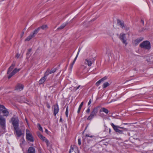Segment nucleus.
<instances>
[{"instance_id":"obj_48","label":"nucleus","mask_w":153,"mask_h":153,"mask_svg":"<svg viewBox=\"0 0 153 153\" xmlns=\"http://www.w3.org/2000/svg\"><path fill=\"white\" fill-rule=\"evenodd\" d=\"M59 121L60 122H62V119L61 118H60V119Z\"/></svg>"},{"instance_id":"obj_3","label":"nucleus","mask_w":153,"mask_h":153,"mask_svg":"<svg viewBox=\"0 0 153 153\" xmlns=\"http://www.w3.org/2000/svg\"><path fill=\"white\" fill-rule=\"evenodd\" d=\"M98 111L97 107L94 108L91 112L90 115L88 117L87 120H91L95 116L97 115V113Z\"/></svg>"},{"instance_id":"obj_47","label":"nucleus","mask_w":153,"mask_h":153,"mask_svg":"<svg viewBox=\"0 0 153 153\" xmlns=\"http://www.w3.org/2000/svg\"><path fill=\"white\" fill-rule=\"evenodd\" d=\"M30 53V52H29L28 51V52L26 54L27 55V56L28 55H29Z\"/></svg>"},{"instance_id":"obj_31","label":"nucleus","mask_w":153,"mask_h":153,"mask_svg":"<svg viewBox=\"0 0 153 153\" xmlns=\"http://www.w3.org/2000/svg\"><path fill=\"white\" fill-rule=\"evenodd\" d=\"M37 127L38 128L39 130L42 132L43 131V129L40 125L39 123H38L37 124Z\"/></svg>"},{"instance_id":"obj_14","label":"nucleus","mask_w":153,"mask_h":153,"mask_svg":"<svg viewBox=\"0 0 153 153\" xmlns=\"http://www.w3.org/2000/svg\"><path fill=\"white\" fill-rule=\"evenodd\" d=\"M53 114L55 116L58 113L59 111V106L57 104H56L53 105Z\"/></svg>"},{"instance_id":"obj_38","label":"nucleus","mask_w":153,"mask_h":153,"mask_svg":"<svg viewBox=\"0 0 153 153\" xmlns=\"http://www.w3.org/2000/svg\"><path fill=\"white\" fill-rule=\"evenodd\" d=\"M20 56V55L18 53L16 55V57L17 58H18Z\"/></svg>"},{"instance_id":"obj_1","label":"nucleus","mask_w":153,"mask_h":153,"mask_svg":"<svg viewBox=\"0 0 153 153\" xmlns=\"http://www.w3.org/2000/svg\"><path fill=\"white\" fill-rule=\"evenodd\" d=\"M15 62H13L8 69L7 74H8V77L9 79L11 78L13 75L19 72L21 70L20 68H15L11 72L15 67Z\"/></svg>"},{"instance_id":"obj_43","label":"nucleus","mask_w":153,"mask_h":153,"mask_svg":"<svg viewBox=\"0 0 153 153\" xmlns=\"http://www.w3.org/2000/svg\"><path fill=\"white\" fill-rule=\"evenodd\" d=\"M45 132L48 134V131L47 129H45Z\"/></svg>"},{"instance_id":"obj_22","label":"nucleus","mask_w":153,"mask_h":153,"mask_svg":"<svg viewBox=\"0 0 153 153\" xmlns=\"http://www.w3.org/2000/svg\"><path fill=\"white\" fill-rule=\"evenodd\" d=\"M27 153H36L35 148L33 147H30L28 149Z\"/></svg>"},{"instance_id":"obj_11","label":"nucleus","mask_w":153,"mask_h":153,"mask_svg":"<svg viewBox=\"0 0 153 153\" xmlns=\"http://www.w3.org/2000/svg\"><path fill=\"white\" fill-rule=\"evenodd\" d=\"M57 69L56 68H52L51 70H50L49 68H48L47 69L46 72L44 74V75L45 76H48L49 74H51L54 73H55L56 70Z\"/></svg>"},{"instance_id":"obj_16","label":"nucleus","mask_w":153,"mask_h":153,"mask_svg":"<svg viewBox=\"0 0 153 153\" xmlns=\"http://www.w3.org/2000/svg\"><path fill=\"white\" fill-rule=\"evenodd\" d=\"M117 23L118 25H120L123 29L125 27L124 22L119 19H117Z\"/></svg>"},{"instance_id":"obj_27","label":"nucleus","mask_w":153,"mask_h":153,"mask_svg":"<svg viewBox=\"0 0 153 153\" xmlns=\"http://www.w3.org/2000/svg\"><path fill=\"white\" fill-rule=\"evenodd\" d=\"M39 29H42L43 30H45L48 28V26L47 25H42L39 27Z\"/></svg>"},{"instance_id":"obj_6","label":"nucleus","mask_w":153,"mask_h":153,"mask_svg":"<svg viewBox=\"0 0 153 153\" xmlns=\"http://www.w3.org/2000/svg\"><path fill=\"white\" fill-rule=\"evenodd\" d=\"M11 121L14 128L19 126V121L18 117H13L11 119Z\"/></svg>"},{"instance_id":"obj_44","label":"nucleus","mask_w":153,"mask_h":153,"mask_svg":"<svg viewBox=\"0 0 153 153\" xmlns=\"http://www.w3.org/2000/svg\"><path fill=\"white\" fill-rule=\"evenodd\" d=\"M124 29L125 30H128L129 29V28L128 27H124Z\"/></svg>"},{"instance_id":"obj_17","label":"nucleus","mask_w":153,"mask_h":153,"mask_svg":"<svg viewBox=\"0 0 153 153\" xmlns=\"http://www.w3.org/2000/svg\"><path fill=\"white\" fill-rule=\"evenodd\" d=\"M24 85L22 84H18L16 87V90L20 91L23 89Z\"/></svg>"},{"instance_id":"obj_40","label":"nucleus","mask_w":153,"mask_h":153,"mask_svg":"<svg viewBox=\"0 0 153 153\" xmlns=\"http://www.w3.org/2000/svg\"><path fill=\"white\" fill-rule=\"evenodd\" d=\"M140 22L141 23H142L143 25H144V22L143 20L141 19L140 21Z\"/></svg>"},{"instance_id":"obj_42","label":"nucleus","mask_w":153,"mask_h":153,"mask_svg":"<svg viewBox=\"0 0 153 153\" xmlns=\"http://www.w3.org/2000/svg\"><path fill=\"white\" fill-rule=\"evenodd\" d=\"M91 102V99H90L89 101V102H88V105H90Z\"/></svg>"},{"instance_id":"obj_9","label":"nucleus","mask_w":153,"mask_h":153,"mask_svg":"<svg viewBox=\"0 0 153 153\" xmlns=\"http://www.w3.org/2000/svg\"><path fill=\"white\" fill-rule=\"evenodd\" d=\"M111 125L113 129L116 132L120 134L123 133V130H120L119 129V128H120L119 126H115L113 123H111Z\"/></svg>"},{"instance_id":"obj_2","label":"nucleus","mask_w":153,"mask_h":153,"mask_svg":"<svg viewBox=\"0 0 153 153\" xmlns=\"http://www.w3.org/2000/svg\"><path fill=\"white\" fill-rule=\"evenodd\" d=\"M16 135L18 137H20L22 136H24L25 135V128L24 127L21 129H20L19 127L14 128Z\"/></svg>"},{"instance_id":"obj_23","label":"nucleus","mask_w":153,"mask_h":153,"mask_svg":"<svg viewBox=\"0 0 153 153\" xmlns=\"http://www.w3.org/2000/svg\"><path fill=\"white\" fill-rule=\"evenodd\" d=\"M46 76H45L44 75V76L40 79L39 81V83L40 84L43 83L46 79Z\"/></svg>"},{"instance_id":"obj_24","label":"nucleus","mask_w":153,"mask_h":153,"mask_svg":"<svg viewBox=\"0 0 153 153\" xmlns=\"http://www.w3.org/2000/svg\"><path fill=\"white\" fill-rule=\"evenodd\" d=\"M81 50V48H79V49H78V52L77 53V55L75 57V58L74 59V61H73V62H72V63H71V65H73L75 62L76 61L77 58V57L78 56V55H79V52Z\"/></svg>"},{"instance_id":"obj_49","label":"nucleus","mask_w":153,"mask_h":153,"mask_svg":"<svg viewBox=\"0 0 153 153\" xmlns=\"http://www.w3.org/2000/svg\"><path fill=\"white\" fill-rule=\"evenodd\" d=\"M111 131V130L110 129H109V133H110V132Z\"/></svg>"},{"instance_id":"obj_36","label":"nucleus","mask_w":153,"mask_h":153,"mask_svg":"<svg viewBox=\"0 0 153 153\" xmlns=\"http://www.w3.org/2000/svg\"><path fill=\"white\" fill-rule=\"evenodd\" d=\"M90 107H88V109L86 111V112L87 113H89L90 112Z\"/></svg>"},{"instance_id":"obj_20","label":"nucleus","mask_w":153,"mask_h":153,"mask_svg":"<svg viewBox=\"0 0 153 153\" xmlns=\"http://www.w3.org/2000/svg\"><path fill=\"white\" fill-rule=\"evenodd\" d=\"M17 100L20 102H25L26 99L24 96H21L18 98Z\"/></svg>"},{"instance_id":"obj_41","label":"nucleus","mask_w":153,"mask_h":153,"mask_svg":"<svg viewBox=\"0 0 153 153\" xmlns=\"http://www.w3.org/2000/svg\"><path fill=\"white\" fill-rule=\"evenodd\" d=\"M80 87V85H79L78 87H77L76 88L75 87V90H77Z\"/></svg>"},{"instance_id":"obj_25","label":"nucleus","mask_w":153,"mask_h":153,"mask_svg":"<svg viewBox=\"0 0 153 153\" xmlns=\"http://www.w3.org/2000/svg\"><path fill=\"white\" fill-rule=\"evenodd\" d=\"M34 37V36H33V34H31L25 39V41H29Z\"/></svg>"},{"instance_id":"obj_19","label":"nucleus","mask_w":153,"mask_h":153,"mask_svg":"<svg viewBox=\"0 0 153 153\" xmlns=\"http://www.w3.org/2000/svg\"><path fill=\"white\" fill-rule=\"evenodd\" d=\"M107 78V76H105L104 77L102 78L99 81H98L96 83V85L97 86H98L100 85V83L102 82H103L104 80L106 79Z\"/></svg>"},{"instance_id":"obj_13","label":"nucleus","mask_w":153,"mask_h":153,"mask_svg":"<svg viewBox=\"0 0 153 153\" xmlns=\"http://www.w3.org/2000/svg\"><path fill=\"white\" fill-rule=\"evenodd\" d=\"M119 38L122 41L123 43L126 45L128 43L126 41V34L124 33H120Z\"/></svg>"},{"instance_id":"obj_30","label":"nucleus","mask_w":153,"mask_h":153,"mask_svg":"<svg viewBox=\"0 0 153 153\" xmlns=\"http://www.w3.org/2000/svg\"><path fill=\"white\" fill-rule=\"evenodd\" d=\"M110 84L108 82H105L104 83L103 85V88H106L108 86H109Z\"/></svg>"},{"instance_id":"obj_34","label":"nucleus","mask_w":153,"mask_h":153,"mask_svg":"<svg viewBox=\"0 0 153 153\" xmlns=\"http://www.w3.org/2000/svg\"><path fill=\"white\" fill-rule=\"evenodd\" d=\"M85 137H90L91 138H92L93 137V136L92 135H89L88 134H86L85 135Z\"/></svg>"},{"instance_id":"obj_37","label":"nucleus","mask_w":153,"mask_h":153,"mask_svg":"<svg viewBox=\"0 0 153 153\" xmlns=\"http://www.w3.org/2000/svg\"><path fill=\"white\" fill-rule=\"evenodd\" d=\"M46 106H47V107L49 109L50 108V105L49 103L48 102H47V103H46Z\"/></svg>"},{"instance_id":"obj_33","label":"nucleus","mask_w":153,"mask_h":153,"mask_svg":"<svg viewBox=\"0 0 153 153\" xmlns=\"http://www.w3.org/2000/svg\"><path fill=\"white\" fill-rule=\"evenodd\" d=\"M120 128H119V129H122L123 131H127V129L126 128L122 127H120Z\"/></svg>"},{"instance_id":"obj_50","label":"nucleus","mask_w":153,"mask_h":153,"mask_svg":"<svg viewBox=\"0 0 153 153\" xmlns=\"http://www.w3.org/2000/svg\"><path fill=\"white\" fill-rule=\"evenodd\" d=\"M95 19H93L92 20V21H94V20H95ZM91 21H92V20Z\"/></svg>"},{"instance_id":"obj_18","label":"nucleus","mask_w":153,"mask_h":153,"mask_svg":"<svg viewBox=\"0 0 153 153\" xmlns=\"http://www.w3.org/2000/svg\"><path fill=\"white\" fill-rule=\"evenodd\" d=\"M68 23V22H66L63 23L62 25L59 27H58L57 29V31H59L61 30L64 28V27L67 25Z\"/></svg>"},{"instance_id":"obj_10","label":"nucleus","mask_w":153,"mask_h":153,"mask_svg":"<svg viewBox=\"0 0 153 153\" xmlns=\"http://www.w3.org/2000/svg\"><path fill=\"white\" fill-rule=\"evenodd\" d=\"M37 135L38 137L43 141H45L46 144L47 146L49 145V141L44 136H43L39 132H37Z\"/></svg>"},{"instance_id":"obj_35","label":"nucleus","mask_w":153,"mask_h":153,"mask_svg":"<svg viewBox=\"0 0 153 153\" xmlns=\"http://www.w3.org/2000/svg\"><path fill=\"white\" fill-rule=\"evenodd\" d=\"M78 144L80 145L81 144V139L80 138H79L78 140Z\"/></svg>"},{"instance_id":"obj_5","label":"nucleus","mask_w":153,"mask_h":153,"mask_svg":"<svg viewBox=\"0 0 153 153\" xmlns=\"http://www.w3.org/2000/svg\"><path fill=\"white\" fill-rule=\"evenodd\" d=\"M140 46L145 49L149 50L151 48L150 43L148 41H143L140 44Z\"/></svg>"},{"instance_id":"obj_4","label":"nucleus","mask_w":153,"mask_h":153,"mask_svg":"<svg viewBox=\"0 0 153 153\" xmlns=\"http://www.w3.org/2000/svg\"><path fill=\"white\" fill-rule=\"evenodd\" d=\"M26 138L27 140L30 142H33L34 140L31 132L28 129L26 130Z\"/></svg>"},{"instance_id":"obj_32","label":"nucleus","mask_w":153,"mask_h":153,"mask_svg":"<svg viewBox=\"0 0 153 153\" xmlns=\"http://www.w3.org/2000/svg\"><path fill=\"white\" fill-rule=\"evenodd\" d=\"M68 106L66 108V111H65V115H66V116L67 117H68Z\"/></svg>"},{"instance_id":"obj_29","label":"nucleus","mask_w":153,"mask_h":153,"mask_svg":"<svg viewBox=\"0 0 153 153\" xmlns=\"http://www.w3.org/2000/svg\"><path fill=\"white\" fill-rule=\"evenodd\" d=\"M83 102H82L81 103L80 105H79V106L78 108V110L77 111V113L78 114L79 113V112H80V110L81 109V108L82 106L83 105Z\"/></svg>"},{"instance_id":"obj_28","label":"nucleus","mask_w":153,"mask_h":153,"mask_svg":"<svg viewBox=\"0 0 153 153\" xmlns=\"http://www.w3.org/2000/svg\"><path fill=\"white\" fill-rule=\"evenodd\" d=\"M39 28H38L37 29H35L33 32L32 34L33 36H35V35L39 31Z\"/></svg>"},{"instance_id":"obj_39","label":"nucleus","mask_w":153,"mask_h":153,"mask_svg":"<svg viewBox=\"0 0 153 153\" xmlns=\"http://www.w3.org/2000/svg\"><path fill=\"white\" fill-rule=\"evenodd\" d=\"M73 65H70V70L71 71L72 70V68H73Z\"/></svg>"},{"instance_id":"obj_21","label":"nucleus","mask_w":153,"mask_h":153,"mask_svg":"<svg viewBox=\"0 0 153 153\" xmlns=\"http://www.w3.org/2000/svg\"><path fill=\"white\" fill-rule=\"evenodd\" d=\"M104 112L106 114H108L109 112L108 110L104 107L102 108L100 110V113L101 114L102 112Z\"/></svg>"},{"instance_id":"obj_26","label":"nucleus","mask_w":153,"mask_h":153,"mask_svg":"<svg viewBox=\"0 0 153 153\" xmlns=\"http://www.w3.org/2000/svg\"><path fill=\"white\" fill-rule=\"evenodd\" d=\"M142 40V39L140 38L137 39L134 41V42L135 45H137L141 42Z\"/></svg>"},{"instance_id":"obj_7","label":"nucleus","mask_w":153,"mask_h":153,"mask_svg":"<svg viewBox=\"0 0 153 153\" xmlns=\"http://www.w3.org/2000/svg\"><path fill=\"white\" fill-rule=\"evenodd\" d=\"M0 125L1 129L4 131L6 128V120L1 115H0Z\"/></svg>"},{"instance_id":"obj_46","label":"nucleus","mask_w":153,"mask_h":153,"mask_svg":"<svg viewBox=\"0 0 153 153\" xmlns=\"http://www.w3.org/2000/svg\"><path fill=\"white\" fill-rule=\"evenodd\" d=\"M25 120L26 121L27 124L28 125V122L26 118H25Z\"/></svg>"},{"instance_id":"obj_45","label":"nucleus","mask_w":153,"mask_h":153,"mask_svg":"<svg viewBox=\"0 0 153 153\" xmlns=\"http://www.w3.org/2000/svg\"><path fill=\"white\" fill-rule=\"evenodd\" d=\"M31 51V49H29L28 50V51L29 52H30Z\"/></svg>"},{"instance_id":"obj_8","label":"nucleus","mask_w":153,"mask_h":153,"mask_svg":"<svg viewBox=\"0 0 153 153\" xmlns=\"http://www.w3.org/2000/svg\"><path fill=\"white\" fill-rule=\"evenodd\" d=\"M2 113L3 116H7L9 114V112L7 109L3 105H0V115Z\"/></svg>"},{"instance_id":"obj_15","label":"nucleus","mask_w":153,"mask_h":153,"mask_svg":"<svg viewBox=\"0 0 153 153\" xmlns=\"http://www.w3.org/2000/svg\"><path fill=\"white\" fill-rule=\"evenodd\" d=\"M94 59L91 60V59H85V63L87 64L89 66H91L92 63L94 62Z\"/></svg>"},{"instance_id":"obj_12","label":"nucleus","mask_w":153,"mask_h":153,"mask_svg":"<svg viewBox=\"0 0 153 153\" xmlns=\"http://www.w3.org/2000/svg\"><path fill=\"white\" fill-rule=\"evenodd\" d=\"M78 148L75 146H71L69 150V153H79Z\"/></svg>"}]
</instances>
